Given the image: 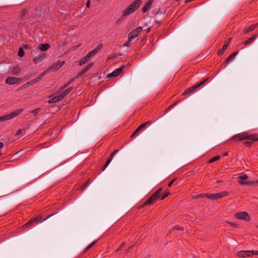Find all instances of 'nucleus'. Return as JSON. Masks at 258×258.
Here are the masks:
<instances>
[{
	"mask_svg": "<svg viewBox=\"0 0 258 258\" xmlns=\"http://www.w3.org/2000/svg\"><path fill=\"white\" fill-rule=\"evenodd\" d=\"M141 0H135L131 3L127 8L125 9L122 13L121 18H124L134 13L140 6Z\"/></svg>",
	"mask_w": 258,
	"mask_h": 258,
	"instance_id": "nucleus-1",
	"label": "nucleus"
},
{
	"mask_svg": "<svg viewBox=\"0 0 258 258\" xmlns=\"http://www.w3.org/2000/svg\"><path fill=\"white\" fill-rule=\"evenodd\" d=\"M162 188H159L156 190L146 202L140 206L141 208H143L146 206L151 205L155 203L158 200H160V192L162 191Z\"/></svg>",
	"mask_w": 258,
	"mask_h": 258,
	"instance_id": "nucleus-2",
	"label": "nucleus"
},
{
	"mask_svg": "<svg viewBox=\"0 0 258 258\" xmlns=\"http://www.w3.org/2000/svg\"><path fill=\"white\" fill-rule=\"evenodd\" d=\"M257 136L255 135H248L246 132L241 133L240 134H238L232 137L230 140L229 141L236 142L237 141H241L242 140L245 139H252L254 140L256 138Z\"/></svg>",
	"mask_w": 258,
	"mask_h": 258,
	"instance_id": "nucleus-3",
	"label": "nucleus"
},
{
	"mask_svg": "<svg viewBox=\"0 0 258 258\" xmlns=\"http://www.w3.org/2000/svg\"><path fill=\"white\" fill-rule=\"evenodd\" d=\"M55 213H53L50 215H48L45 218L42 219V216L41 215H38L36 217L31 218L27 223H26L25 225H24V227L27 228L31 225H35V224H37L38 223H41L43 221L46 220L48 219L52 216L54 215Z\"/></svg>",
	"mask_w": 258,
	"mask_h": 258,
	"instance_id": "nucleus-4",
	"label": "nucleus"
},
{
	"mask_svg": "<svg viewBox=\"0 0 258 258\" xmlns=\"http://www.w3.org/2000/svg\"><path fill=\"white\" fill-rule=\"evenodd\" d=\"M238 183L241 185H251L252 184L258 183V180L249 179L248 176L244 174L238 177Z\"/></svg>",
	"mask_w": 258,
	"mask_h": 258,
	"instance_id": "nucleus-5",
	"label": "nucleus"
},
{
	"mask_svg": "<svg viewBox=\"0 0 258 258\" xmlns=\"http://www.w3.org/2000/svg\"><path fill=\"white\" fill-rule=\"evenodd\" d=\"M24 109L23 108H20L17 110H16L12 112H11L10 114L2 116L0 117V122H3L6 120H8L11 119H12L19 115H20L23 111Z\"/></svg>",
	"mask_w": 258,
	"mask_h": 258,
	"instance_id": "nucleus-6",
	"label": "nucleus"
},
{
	"mask_svg": "<svg viewBox=\"0 0 258 258\" xmlns=\"http://www.w3.org/2000/svg\"><path fill=\"white\" fill-rule=\"evenodd\" d=\"M208 80V78H207L202 81L199 82L197 84L194 85L191 87H190L187 89L185 90L184 92L183 93L182 95H189L190 94H192L195 92L196 91V90L203 85H204Z\"/></svg>",
	"mask_w": 258,
	"mask_h": 258,
	"instance_id": "nucleus-7",
	"label": "nucleus"
},
{
	"mask_svg": "<svg viewBox=\"0 0 258 258\" xmlns=\"http://www.w3.org/2000/svg\"><path fill=\"white\" fill-rule=\"evenodd\" d=\"M228 192L226 191H222L221 192L212 194H207V198L209 200H217L228 196Z\"/></svg>",
	"mask_w": 258,
	"mask_h": 258,
	"instance_id": "nucleus-8",
	"label": "nucleus"
},
{
	"mask_svg": "<svg viewBox=\"0 0 258 258\" xmlns=\"http://www.w3.org/2000/svg\"><path fill=\"white\" fill-rule=\"evenodd\" d=\"M234 217L237 219L243 220L247 221L249 220L250 217L246 212H240L235 214Z\"/></svg>",
	"mask_w": 258,
	"mask_h": 258,
	"instance_id": "nucleus-9",
	"label": "nucleus"
},
{
	"mask_svg": "<svg viewBox=\"0 0 258 258\" xmlns=\"http://www.w3.org/2000/svg\"><path fill=\"white\" fill-rule=\"evenodd\" d=\"M142 29L143 27L139 26L135 30L132 31L128 35L129 39L133 40V39L137 37L142 31Z\"/></svg>",
	"mask_w": 258,
	"mask_h": 258,
	"instance_id": "nucleus-10",
	"label": "nucleus"
},
{
	"mask_svg": "<svg viewBox=\"0 0 258 258\" xmlns=\"http://www.w3.org/2000/svg\"><path fill=\"white\" fill-rule=\"evenodd\" d=\"M237 255L239 257L245 258L252 256L253 255V252L252 250H241L237 252Z\"/></svg>",
	"mask_w": 258,
	"mask_h": 258,
	"instance_id": "nucleus-11",
	"label": "nucleus"
},
{
	"mask_svg": "<svg viewBox=\"0 0 258 258\" xmlns=\"http://www.w3.org/2000/svg\"><path fill=\"white\" fill-rule=\"evenodd\" d=\"M125 68L124 66H122L121 67L117 68L114 70L112 73L107 75V78L116 77L118 76Z\"/></svg>",
	"mask_w": 258,
	"mask_h": 258,
	"instance_id": "nucleus-12",
	"label": "nucleus"
},
{
	"mask_svg": "<svg viewBox=\"0 0 258 258\" xmlns=\"http://www.w3.org/2000/svg\"><path fill=\"white\" fill-rule=\"evenodd\" d=\"M46 57V54L44 53H40L38 56L35 57L33 59L34 64H37L41 62Z\"/></svg>",
	"mask_w": 258,
	"mask_h": 258,
	"instance_id": "nucleus-13",
	"label": "nucleus"
},
{
	"mask_svg": "<svg viewBox=\"0 0 258 258\" xmlns=\"http://www.w3.org/2000/svg\"><path fill=\"white\" fill-rule=\"evenodd\" d=\"M20 82V79L14 77H9L6 80V83L9 85H14L19 83Z\"/></svg>",
	"mask_w": 258,
	"mask_h": 258,
	"instance_id": "nucleus-14",
	"label": "nucleus"
},
{
	"mask_svg": "<svg viewBox=\"0 0 258 258\" xmlns=\"http://www.w3.org/2000/svg\"><path fill=\"white\" fill-rule=\"evenodd\" d=\"M102 47V44H99L94 49L89 52L87 54L90 57L94 56L101 49Z\"/></svg>",
	"mask_w": 258,
	"mask_h": 258,
	"instance_id": "nucleus-15",
	"label": "nucleus"
},
{
	"mask_svg": "<svg viewBox=\"0 0 258 258\" xmlns=\"http://www.w3.org/2000/svg\"><path fill=\"white\" fill-rule=\"evenodd\" d=\"M153 3V0H148L144 7L142 9V12L143 13H146L149 9L151 8L152 4Z\"/></svg>",
	"mask_w": 258,
	"mask_h": 258,
	"instance_id": "nucleus-16",
	"label": "nucleus"
},
{
	"mask_svg": "<svg viewBox=\"0 0 258 258\" xmlns=\"http://www.w3.org/2000/svg\"><path fill=\"white\" fill-rule=\"evenodd\" d=\"M230 40H231V38H229L228 40L226 41V42L225 43V44L223 45L221 49L218 51V53L219 55H222L224 53V52L225 51V50L227 49V48L228 47V46L229 45Z\"/></svg>",
	"mask_w": 258,
	"mask_h": 258,
	"instance_id": "nucleus-17",
	"label": "nucleus"
},
{
	"mask_svg": "<svg viewBox=\"0 0 258 258\" xmlns=\"http://www.w3.org/2000/svg\"><path fill=\"white\" fill-rule=\"evenodd\" d=\"M252 135H256L257 137L256 138V139H254V140H252V139H246L247 140V141H246L245 143H244V144L245 145V146L248 147V148H249L251 146L252 144L254 142H256V141H258V134H253Z\"/></svg>",
	"mask_w": 258,
	"mask_h": 258,
	"instance_id": "nucleus-18",
	"label": "nucleus"
},
{
	"mask_svg": "<svg viewBox=\"0 0 258 258\" xmlns=\"http://www.w3.org/2000/svg\"><path fill=\"white\" fill-rule=\"evenodd\" d=\"M62 99V98L60 95L55 96L51 98L48 101V103H55Z\"/></svg>",
	"mask_w": 258,
	"mask_h": 258,
	"instance_id": "nucleus-19",
	"label": "nucleus"
},
{
	"mask_svg": "<svg viewBox=\"0 0 258 258\" xmlns=\"http://www.w3.org/2000/svg\"><path fill=\"white\" fill-rule=\"evenodd\" d=\"M257 38V34H253L252 37L248 38L247 40L243 42V44L245 45L251 43Z\"/></svg>",
	"mask_w": 258,
	"mask_h": 258,
	"instance_id": "nucleus-20",
	"label": "nucleus"
},
{
	"mask_svg": "<svg viewBox=\"0 0 258 258\" xmlns=\"http://www.w3.org/2000/svg\"><path fill=\"white\" fill-rule=\"evenodd\" d=\"M257 26H258V23H257L254 25H252L248 27L245 28L243 29V32L244 33H248V32H251V31H253L254 29H255Z\"/></svg>",
	"mask_w": 258,
	"mask_h": 258,
	"instance_id": "nucleus-21",
	"label": "nucleus"
},
{
	"mask_svg": "<svg viewBox=\"0 0 258 258\" xmlns=\"http://www.w3.org/2000/svg\"><path fill=\"white\" fill-rule=\"evenodd\" d=\"M50 47V45L48 43H44V44H41L39 45L38 48L41 51H46Z\"/></svg>",
	"mask_w": 258,
	"mask_h": 258,
	"instance_id": "nucleus-22",
	"label": "nucleus"
},
{
	"mask_svg": "<svg viewBox=\"0 0 258 258\" xmlns=\"http://www.w3.org/2000/svg\"><path fill=\"white\" fill-rule=\"evenodd\" d=\"M60 67L59 66V63L57 61L53 63L52 66L50 67L49 70L51 71H57Z\"/></svg>",
	"mask_w": 258,
	"mask_h": 258,
	"instance_id": "nucleus-23",
	"label": "nucleus"
},
{
	"mask_svg": "<svg viewBox=\"0 0 258 258\" xmlns=\"http://www.w3.org/2000/svg\"><path fill=\"white\" fill-rule=\"evenodd\" d=\"M90 58L88 54H86L82 59L79 61V65L82 66L86 63Z\"/></svg>",
	"mask_w": 258,
	"mask_h": 258,
	"instance_id": "nucleus-24",
	"label": "nucleus"
},
{
	"mask_svg": "<svg viewBox=\"0 0 258 258\" xmlns=\"http://www.w3.org/2000/svg\"><path fill=\"white\" fill-rule=\"evenodd\" d=\"M237 51H235L232 53L225 60V63H228L229 61L232 60L234 57L237 55Z\"/></svg>",
	"mask_w": 258,
	"mask_h": 258,
	"instance_id": "nucleus-25",
	"label": "nucleus"
},
{
	"mask_svg": "<svg viewBox=\"0 0 258 258\" xmlns=\"http://www.w3.org/2000/svg\"><path fill=\"white\" fill-rule=\"evenodd\" d=\"M153 121H146L143 123H142L141 125H140L139 126V129H141L142 130V128H145L147 126H149V125H150L151 124H152L153 123Z\"/></svg>",
	"mask_w": 258,
	"mask_h": 258,
	"instance_id": "nucleus-26",
	"label": "nucleus"
},
{
	"mask_svg": "<svg viewBox=\"0 0 258 258\" xmlns=\"http://www.w3.org/2000/svg\"><path fill=\"white\" fill-rule=\"evenodd\" d=\"M93 66V63H90L89 64H88L86 67L82 71L81 74H83L87 72L88 71H89L91 68Z\"/></svg>",
	"mask_w": 258,
	"mask_h": 258,
	"instance_id": "nucleus-27",
	"label": "nucleus"
},
{
	"mask_svg": "<svg viewBox=\"0 0 258 258\" xmlns=\"http://www.w3.org/2000/svg\"><path fill=\"white\" fill-rule=\"evenodd\" d=\"M74 79H72L70 80H69L66 84H64L63 86H62L60 87L59 90L62 91L63 90L66 88H67L70 84H71L73 82H74Z\"/></svg>",
	"mask_w": 258,
	"mask_h": 258,
	"instance_id": "nucleus-28",
	"label": "nucleus"
},
{
	"mask_svg": "<svg viewBox=\"0 0 258 258\" xmlns=\"http://www.w3.org/2000/svg\"><path fill=\"white\" fill-rule=\"evenodd\" d=\"M91 181L90 179H87L85 182L81 186V190L82 191L85 190V189L90 184Z\"/></svg>",
	"mask_w": 258,
	"mask_h": 258,
	"instance_id": "nucleus-29",
	"label": "nucleus"
},
{
	"mask_svg": "<svg viewBox=\"0 0 258 258\" xmlns=\"http://www.w3.org/2000/svg\"><path fill=\"white\" fill-rule=\"evenodd\" d=\"M207 198V194H200L196 195H195L192 197V199H197L199 198Z\"/></svg>",
	"mask_w": 258,
	"mask_h": 258,
	"instance_id": "nucleus-30",
	"label": "nucleus"
},
{
	"mask_svg": "<svg viewBox=\"0 0 258 258\" xmlns=\"http://www.w3.org/2000/svg\"><path fill=\"white\" fill-rule=\"evenodd\" d=\"M96 243V241H94L93 242H92V243H91L89 245H88L86 248H85V249L83 251V253H85L87 251H88L90 248H91V247H92L95 244V243Z\"/></svg>",
	"mask_w": 258,
	"mask_h": 258,
	"instance_id": "nucleus-31",
	"label": "nucleus"
},
{
	"mask_svg": "<svg viewBox=\"0 0 258 258\" xmlns=\"http://www.w3.org/2000/svg\"><path fill=\"white\" fill-rule=\"evenodd\" d=\"M18 54L20 57H23L24 55V51L23 47L19 48Z\"/></svg>",
	"mask_w": 258,
	"mask_h": 258,
	"instance_id": "nucleus-32",
	"label": "nucleus"
},
{
	"mask_svg": "<svg viewBox=\"0 0 258 258\" xmlns=\"http://www.w3.org/2000/svg\"><path fill=\"white\" fill-rule=\"evenodd\" d=\"M111 161V159L108 158L107 160L106 161V163H105L104 165L103 166V167L102 169V171H104L106 169V168L108 166V165L110 164Z\"/></svg>",
	"mask_w": 258,
	"mask_h": 258,
	"instance_id": "nucleus-33",
	"label": "nucleus"
},
{
	"mask_svg": "<svg viewBox=\"0 0 258 258\" xmlns=\"http://www.w3.org/2000/svg\"><path fill=\"white\" fill-rule=\"evenodd\" d=\"M111 161V159L108 158L107 160L106 161V163H105L104 165L103 166V167L102 169V171H104L106 169V168L108 166V165L110 164Z\"/></svg>",
	"mask_w": 258,
	"mask_h": 258,
	"instance_id": "nucleus-34",
	"label": "nucleus"
},
{
	"mask_svg": "<svg viewBox=\"0 0 258 258\" xmlns=\"http://www.w3.org/2000/svg\"><path fill=\"white\" fill-rule=\"evenodd\" d=\"M178 102H176L173 103L172 104L170 105L165 110V113L168 112L170 110H171L173 107H174Z\"/></svg>",
	"mask_w": 258,
	"mask_h": 258,
	"instance_id": "nucleus-35",
	"label": "nucleus"
},
{
	"mask_svg": "<svg viewBox=\"0 0 258 258\" xmlns=\"http://www.w3.org/2000/svg\"><path fill=\"white\" fill-rule=\"evenodd\" d=\"M220 157L219 156H215V157H214L212 158V159H211L209 160V163H213V162H215V161H216L219 160L220 159Z\"/></svg>",
	"mask_w": 258,
	"mask_h": 258,
	"instance_id": "nucleus-36",
	"label": "nucleus"
},
{
	"mask_svg": "<svg viewBox=\"0 0 258 258\" xmlns=\"http://www.w3.org/2000/svg\"><path fill=\"white\" fill-rule=\"evenodd\" d=\"M69 93V91H68L67 89H66V90H64L62 93H61V94L60 95V96H61V97L63 99Z\"/></svg>",
	"mask_w": 258,
	"mask_h": 258,
	"instance_id": "nucleus-37",
	"label": "nucleus"
},
{
	"mask_svg": "<svg viewBox=\"0 0 258 258\" xmlns=\"http://www.w3.org/2000/svg\"><path fill=\"white\" fill-rule=\"evenodd\" d=\"M40 110V108H36L35 109H34V110H32V111H31V112L32 113H33V115H34V116H35V115H36L38 114V113L39 112V111Z\"/></svg>",
	"mask_w": 258,
	"mask_h": 258,
	"instance_id": "nucleus-38",
	"label": "nucleus"
},
{
	"mask_svg": "<svg viewBox=\"0 0 258 258\" xmlns=\"http://www.w3.org/2000/svg\"><path fill=\"white\" fill-rule=\"evenodd\" d=\"M20 69L18 67H16L13 68V72L14 74H17L19 72Z\"/></svg>",
	"mask_w": 258,
	"mask_h": 258,
	"instance_id": "nucleus-39",
	"label": "nucleus"
},
{
	"mask_svg": "<svg viewBox=\"0 0 258 258\" xmlns=\"http://www.w3.org/2000/svg\"><path fill=\"white\" fill-rule=\"evenodd\" d=\"M33 85L31 82V81L24 84L23 86H22V87L23 88H26L27 87H28V86H31Z\"/></svg>",
	"mask_w": 258,
	"mask_h": 258,
	"instance_id": "nucleus-40",
	"label": "nucleus"
},
{
	"mask_svg": "<svg viewBox=\"0 0 258 258\" xmlns=\"http://www.w3.org/2000/svg\"><path fill=\"white\" fill-rule=\"evenodd\" d=\"M118 151H119V150H118V149H117V150H115L113 152H112V153L110 154V156L109 157V158H110V159H111V160H112V159L113 157H114V155H115L116 153H117Z\"/></svg>",
	"mask_w": 258,
	"mask_h": 258,
	"instance_id": "nucleus-41",
	"label": "nucleus"
},
{
	"mask_svg": "<svg viewBox=\"0 0 258 258\" xmlns=\"http://www.w3.org/2000/svg\"><path fill=\"white\" fill-rule=\"evenodd\" d=\"M132 41V39H129V37H128V39L124 43L123 45L125 46H129V44L130 43H131V42Z\"/></svg>",
	"mask_w": 258,
	"mask_h": 258,
	"instance_id": "nucleus-42",
	"label": "nucleus"
},
{
	"mask_svg": "<svg viewBox=\"0 0 258 258\" xmlns=\"http://www.w3.org/2000/svg\"><path fill=\"white\" fill-rule=\"evenodd\" d=\"M140 130L141 129H139V127L135 131L134 133L132 135L131 138H133L134 136H135Z\"/></svg>",
	"mask_w": 258,
	"mask_h": 258,
	"instance_id": "nucleus-43",
	"label": "nucleus"
},
{
	"mask_svg": "<svg viewBox=\"0 0 258 258\" xmlns=\"http://www.w3.org/2000/svg\"><path fill=\"white\" fill-rule=\"evenodd\" d=\"M163 194H164L163 198H166L170 194V192L168 190H166L163 192Z\"/></svg>",
	"mask_w": 258,
	"mask_h": 258,
	"instance_id": "nucleus-44",
	"label": "nucleus"
},
{
	"mask_svg": "<svg viewBox=\"0 0 258 258\" xmlns=\"http://www.w3.org/2000/svg\"><path fill=\"white\" fill-rule=\"evenodd\" d=\"M183 229V227L180 226H176L173 228V229H176L177 230H182Z\"/></svg>",
	"mask_w": 258,
	"mask_h": 258,
	"instance_id": "nucleus-45",
	"label": "nucleus"
},
{
	"mask_svg": "<svg viewBox=\"0 0 258 258\" xmlns=\"http://www.w3.org/2000/svg\"><path fill=\"white\" fill-rule=\"evenodd\" d=\"M22 130H19L17 132L16 134V136H19V135H20L22 134Z\"/></svg>",
	"mask_w": 258,
	"mask_h": 258,
	"instance_id": "nucleus-46",
	"label": "nucleus"
},
{
	"mask_svg": "<svg viewBox=\"0 0 258 258\" xmlns=\"http://www.w3.org/2000/svg\"><path fill=\"white\" fill-rule=\"evenodd\" d=\"M26 11L25 10H24L23 11H22V14H21V18L23 19V16L26 14Z\"/></svg>",
	"mask_w": 258,
	"mask_h": 258,
	"instance_id": "nucleus-47",
	"label": "nucleus"
},
{
	"mask_svg": "<svg viewBox=\"0 0 258 258\" xmlns=\"http://www.w3.org/2000/svg\"><path fill=\"white\" fill-rule=\"evenodd\" d=\"M57 62L59 63V66L60 67H61L65 63L64 61H62L61 62H60V61H57Z\"/></svg>",
	"mask_w": 258,
	"mask_h": 258,
	"instance_id": "nucleus-48",
	"label": "nucleus"
},
{
	"mask_svg": "<svg viewBox=\"0 0 258 258\" xmlns=\"http://www.w3.org/2000/svg\"><path fill=\"white\" fill-rule=\"evenodd\" d=\"M164 197V194L163 193H161V192H160V200H164L165 198H163Z\"/></svg>",
	"mask_w": 258,
	"mask_h": 258,
	"instance_id": "nucleus-49",
	"label": "nucleus"
},
{
	"mask_svg": "<svg viewBox=\"0 0 258 258\" xmlns=\"http://www.w3.org/2000/svg\"><path fill=\"white\" fill-rule=\"evenodd\" d=\"M90 0H88L87 1V3H86V7L87 8H89L90 7Z\"/></svg>",
	"mask_w": 258,
	"mask_h": 258,
	"instance_id": "nucleus-50",
	"label": "nucleus"
},
{
	"mask_svg": "<svg viewBox=\"0 0 258 258\" xmlns=\"http://www.w3.org/2000/svg\"><path fill=\"white\" fill-rule=\"evenodd\" d=\"M31 82L33 84H35L36 83H37V82H38V80H37V78H35L32 80H31Z\"/></svg>",
	"mask_w": 258,
	"mask_h": 258,
	"instance_id": "nucleus-51",
	"label": "nucleus"
},
{
	"mask_svg": "<svg viewBox=\"0 0 258 258\" xmlns=\"http://www.w3.org/2000/svg\"><path fill=\"white\" fill-rule=\"evenodd\" d=\"M175 181V179L172 180L171 181H170L168 184V187H170L172 184L173 183V182H174Z\"/></svg>",
	"mask_w": 258,
	"mask_h": 258,
	"instance_id": "nucleus-52",
	"label": "nucleus"
},
{
	"mask_svg": "<svg viewBox=\"0 0 258 258\" xmlns=\"http://www.w3.org/2000/svg\"><path fill=\"white\" fill-rule=\"evenodd\" d=\"M23 47L24 48H25V49H29V48H30V47L29 46V45H27V44H24V45H23Z\"/></svg>",
	"mask_w": 258,
	"mask_h": 258,
	"instance_id": "nucleus-53",
	"label": "nucleus"
},
{
	"mask_svg": "<svg viewBox=\"0 0 258 258\" xmlns=\"http://www.w3.org/2000/svg\"><path fill=\"white\" fill-rule=\"evenodd\" d=\"M4 144L3 143L0 142V149H2L4 147Z\"/></svg>",
	"mask_w": 258,
	"mask_h": 258,
	"instance_id": "nucleus-54",
	"label": "nucleus"
},
{
	"mask_svg": "<svg viewBox=\"0 0 258 258\" xmlns=\"http://www.w3.org/2000/svg\"><path fill=\"white\" fill-rule=\"evenodd\" d=\"M252 251L253 252V254H255V255H258V251H257V250H255V251L252 250Z\"/></svg>",
	"mask_w": 258,
	"mask_h": 258,
	"instance_id": "nucleus-55",
	"label": "nucleus"
},
{
	"mask_svg": "<svg viewBox=\"0 0 258 258\" xmlns=\"http://www.w3.org/2000/svg\"><path fill=\"white\" fill-rule=\"evenodd\" d=\"M72 89H73V87H70L67 89V90L69 93L72 90Z\"/></svg>",
	"mask_w": 258,
	"mask_h": 258,
	"instance_id": "nucleus-56",
	"label": "nucleus"
},
{
	"mask_svg": "<svg viewBox=\"0 0 258 258\" xmlns=\"http://www.w3.org/2000/svg\"><path fill=\"white\" fill-rule=\"evenodd\" d=\"M72 89H73V87H70L67 89V90L69 93L72 90Z\"/></svg>",
	"mask_w": 258,
	"mask_h": 258,
	"instance_id": "nucleus-57",
	"label": "nucleus"
},
{
	"mask_svg": "<svg viewBox=\"0 0 258 258\" xmlns=\"http://www.w3.org/2000/svg\"><path fill=\"white\" fill-rule=\"evenodd\" d=\"M44 75H45V73L43 72L42 74H41L40 75H39V77H40V78L42 79V78L44 76Z\"/></svg>",
	"mask_w": 258,
	"mask_h": 258,
	"instance_id": "nucleus-58",
	"label": "nucleus"
},
{
	"mask_svg": "<svg viewBox=\"0 0 258 258\" xmlns=\"http://www.w3.org/2000/svg\"><path fill=\"white\" fill-rule=\"evenodd\" d=\"M36 78L37 79V80H38V81H39L41 79V78H40V77H39V76H38Z\"/></svg>",
	"mask_w": 258,
	"mask_h": 258,
	"instance_id": "nucleus-59",
	"label": "nucleus"
},
{
	"mask_svg": "<svg viewBox=\"0 0 258 258\" xmlns=\"http://www.w3.org/2000/svg\"><path fill=\"white\" fill-rule=\"evenodd\" d=\"M133 246H134V245H132V246H130V247H129V248H128V250H127V251H129V250H130V249H131Z\"/></svg>",
	"mask_w": 258,
	"mask_h": 258,
	"instance_id": "nucleus-60",
	"label": "nucleus"
},
{
	"mask_svg": "<svg viewBox=\"0 0 258 258\" xmlns=\"http://www.w3.org/2000/svg\"><path fill=\"white\" fill-rule=\"evenodd\" d=\"M228 155V153H225L224 154V156H227Z\"/></svg>",
	"mask_w": 258,
	"mask_h": 258,
	"instance_id": "nucleus-61",
	"label": "nucleus"
},
{
	"mask_svg": "<svg viewBox=\"0 0 258 258\" xmlns=\"http://www.w3.org/2000/svg\"><path fill=\"white\" fill-rule=\"evenodd\" d=\"M257 34V35H258V31H257V34Z\"/></svg>",
	"mask_w": 258,
	"mask_h": 258,
	"instance_id": "nucleus-62",
	"label": "nucleus"
}]
</instances>
